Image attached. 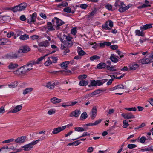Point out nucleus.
Segmentation results:
<instances>
[{
  "mask_svg": "<svg viewBox=\"0 0 153 153\" xmlns=\"http://www.w3.org/2000/svg\"><path fill=\"white\" fill-rule=\"evenodd\" d=\"M152 24H146L144 25L143 26L140 27V28L141 30H146L148 29H150L152 28Z\"/></svg>",
  "mask_w": 153,
  "mask_h": 153,
  "instance_id": "dca6fc26",
  "label": "nucleus"
},
{
  "mask_svg": "<svg viewBox=\"0 0 153 153\" xmlns=\"http://www.w3.org/2000/svg\"><path fill=\"white\" fill-rule=\"evenodd\" d=\"M88 83V81L82 80L79 82V85L80 86H85L87 85Z\"/></svg>",
  "mask_w": 153,
  "mask_h": 153,
  "instance_id": "e433bc0d",
  "label": "nucleus"
},
{
  "mask_svg": "<svg viewBox=\"0 0 153 153\" xmlns=\"http://www.w3.org/2000/svg\"><path fill=\"white\" fill-rule=\"evenodd\" d=\"M7 57L9 59H15L18 57V55L16 53H12L7 54Z\"/></svg>",
  "mask_w": 153,
  "mask_h": 153,
  "instance_id": "6ab92c4d",
  "label": "nucleus"
},
{
  "mask_svg": "<svg viewBox=\"0 0 153 153\" xmlns=\"http://www.w3.org/2000/svg\"><path fill=\"white\" fill-rule=\"evenodd\" d=\"M113 26V22L111 20H109L105 22L102 26V29L106 30H110Z\"/></svg>",
  "mask_w": 153,
  "mask_h": 153,
  "instance_id": "423d86ee",
  "label": "nucleus"
},
{
  "mask_svg": "<svg viewBox=\"0 0 153 153\" xmlns=\"http://www.w3.org/2000/svg\"><path fill=\"white\" fill-rule=\"evenodd\" d=\"M152 62V59L150 58L149 59L144 58L139 61V62L143 64H149Z\"/></svg>",
  "mask_w": 153,
  "mask_h": 153,
  "instance_id": "f8f14e48",
  "label": "nucleus"
},
{
  "mask_svg": "<svg viewBox=\"0 0 153 153\" xmlns=\"http://www.w3.org/2000/svg\"><path fill=\"white\" fill-rule=\"evenodd\" d=\"M14 140V139L13 138L7 140H5L3 142V143H9L11 142H12Z\"/></svg>",
  "mask_w": 153,
  "mask_h": 153,
  "instance_id": "3c124183",
  "label": "nucleus"
},
{
  "mask_svg": "<svg viewBox=\"0 0 153 153\" xmlns=\"http://www.w3.org/2000/svg\"><path fill=\"white\" fill-rule=\"evenodd\" d=\"M47 56V55H46L43 57H41L38 58L37 60L36 61L33 60V61L34 62H33L34 63H34L35 64H39V62L45 58V57Z\"/></svg>",
  "mask_w": 153,
  "mask_h": 153,
  "instance_id": "f704fd0d",
  "label": "nucleus"
},
{
  "mask_svg": "<svg viewBox=\"0 0 153 153\" xmlns=\"http://www.w3.org/2000/svg\"><path fill=\"white\" fill-rule=\"evenodd\" d=\"M26 139L25 136H21L18 137L16 139L15 141L16 143L20 144L22 143L25 142V140Z\"/></svg>",
  "mask_w": 153,
  "mask_h": 153,
  "instance_id": "4468645a",
  "label": "nucleus"
},
{
  "mask_svg": "<svg viewBox=\"0 0 153 153\" xmlns=\"http://www.w3.org/2000/svg\"><path fill=\"white\" fill-rule=\"evenodd\" d=\"M26 68H27L26 66L24 65L14 71L13 73L14 74L17 75H25L26 73H28Z\"/></svg>",
  "mask_w": 153,
  "mask_h": 153,
  "instance_id": "20e7f679",
  "label": "nucleus"
},
{
  "mask_svg": "<svg viewBox=\"0 0 153 153\" xmlns=\"http://www.w3.org/2000/svg\"><path fill=\"white\" fill-rule=\"evenodd\" d=\"M123 125L122 127L124 128H126L127 127H128L129 125L128 121L126 120H124L123 121Z\"/></svg>",
  "mask_w": 153,
  "mask_h": 153,
  "instance_id": "79ce46f5",
  "label": "nucleus"
},
{
  "mask_svg": "<svg viewBox=\"0 0 153 153\" xmlns=\"http://www.w3.org/2000/svg\"><path fill=\"white\" fill-rule=\"evenodd\" d=\"M72 37H71L70 36H66V39L67 40V42H65L66 43H73L71 41V40L72 39Z\"/></svg>",
  "mask_w": 153,
  "mask_h": 153,
  "instance_id": "de8ad7c7",
  "label": "nucleus"
},
{
  "mask_svg": "<svg viewBox=\"0 0 153 153\" xmlns=\"http://www.w3.org/2000/svg\"><path fill=\"white\" fill-rule=\"evenodd\" d=\"M87 77V76L85 74L81 75L78 76L79 79H85Z\"/></svg>",
  "mask_w": 153,
  "mask_h": 153,
  "instance_id": "13d9d810",
  "label": "nucleus"
},
{
  "mask_svg": "<svg viewBox=\"0 0 153 153\" xmlns=\"http://www.w3.org/2000/svg\"><path fill=\"white\" fill-rule=\"evenodd\" d=\"M90 134L89 133L87 132H85L83 133V134H82V135L81 136H80V137H79L77 138L73 139V140H77V139H78L79 138H80L83 137H85V136H90Z\"/></svg>",
  "mask_w": 153,
  "mask_h": 153,
  "instance_id": "4c0bfd02",
  "label": "nucleus"
},
{
  "mask_svg": "<svg viewBox=\"0 0 153 153\" xmlns=\"http://www.w3.org/2000/svg\"><path fill=\"white\" fill-rule=\"evenodd\" d=\"M100 57L99 56L97 55H95L91 57L90 58V59L91 61H93L95 60H97L100 59Z\"/></svg>",
  "mask_w": 153,
  "mask_h": 153,
  "instance_id": "a19ab883",
  "label": "nucleus"
},
{
  "mask_svg": "<svg viewBox=\"0 0 153 153\" xmlns=\"http://www.w3.org/2000/svg\"><path fill=\"white\" fill-rule=\"evenodd\" d=\"M125 119H129L134 117V115H122Z\"/></svg>",
  "mask_w": 153,
  "mask_h": 153,
  "instance_id": "603ef678",
  "label": "nucleus"
},
{
  "mask_svg": "<svg viewBox=\"0 0 153 153\" xmlns=\"http://www.w3.org/2000/svg\"><path fill=\"white\" fill-rule=\"evenodd\" d=\"M88 117V115H81L80 118V120H84Z\"/></svg>",
  "mask_w": 153,
  "mask_h": 153,
  "instance_id": "774afa93",
  "label": "nucleus"
},
{
  "mask_svg": "<svg viewBox=\"0 0 153 153\" xmlns=\"http://www.w3.org/2000/svg\"><path fill=\"white\" fill-rule=\"evenodd\" d=\"M56 110L54 109H51L49 110L48 112V114L49 115H51L53 114H54L55 113Z\"/></svg>",
  "mask_w": 153,
  "mask_h": 153,
  "instance_id": "4d7b16f0",
  "label": "nucleus"
},
{
  "mask_svg": "<svg viewBox=\"0 0 153 153\" xmlns=\"http://www.w3.org/2000/svg\"><path fill=\"white\" fill-rule=\"evenodd\" d=\"M103 91L102 90H100V89H98L95 91H94L92 92L90 94L88 95L90 97H91L92 96V95H95L97 94H100V93H101V92H102Z\"/></svg>",
  "mask_w": 153,
  "mask_h": 153,
  "instance_id": "a878e982",
  "label": "nucleus"
},
{
  "mask_svg": "<svg viewBox=\"0 0 153 153\" xmlns=\"http://www.w3.org/2000/svg\"><path fill=\"white\" fill-rule=\"evenodd\" d=\"M17 85V82H16V84H10L8 85V86L10 88H14L16 87Z\"/></svg>",
  "mask_w": 153,
  "mask_h": 153,
  "instance_id": "6e6d98bb",
  "label": "nucleus"
},
{
  "mask_svg": "<svg viewBox=\"0 0 153 153\" xmlns=\"http://www.w3.org/2000/svg\"><path fill=\"white\" fill-rule=\"evenodd\" d=\"M73 45V43H66L65 42H62V43L61 44L60 47L62 50H64L63 52V54L66 55L67 53H69L70 50L68 48L71 47Z\"/></svg>",
  "mask_w": 153,
  "mask_h": 153,
  "instance_id": "f03ea898",
  "label": "nucleus"
},
{
  "mask_svg": "<svg viewBox=\"0 0 153 153\" xmlns=\"http://www.w3.org/2000/svg\"><path fill=\"white\" fill-rule=\"evenodd\" d=\"M69 64V61L64 62L61 64L60 66L62 68L65 69Z\"/></svg>",
  "mask_w": 153,
  "mask_h": 153,
  "instance_id": "bb28decb",
  "label": "nucleus"
},
{
  "mask_svg": "<svg viewBox=\"0 0 153 153\" xmlns=\"http://www.w3.org/2000/svg\"><path fill=\"white\" fill-rule=\"evenodd\" d=\"M40 141L39 139H38L35 141H33L31 143L24 145L22 147L24 148V150L25 151H28L31 149L33 147V146L37 143Z\"/></svg>",
  "mask_w": 153,
  "mask_h": 153,
  "instance_id": "39448f33",
  "label": "nucleus"
},
{
  "mask_svg": "<svg viewBox=\"0 0 153 153\" xmlns=\"http://www.w3.org/2000/svg\"><path fill=\"white\" fill-rule=\"evenodd\" d=\"M33 60L29 61L26 65H25L27 68L26 69L28 72L29 71H31L33 69V67L34 65H35Z\"/></svg>",
  "mask_w": 153,
  "mask_h": 153,
  "instance_id": "6e6552de",
  "label": "nucleus"
},
{
  "mask_svg": "<svg viewBox=\"0 0 153 153\" xmlns=\"http://www.w3.org/2000/svg\"><path fill=\"white\" fill-rule=\"evenodd\" d=\"M106 8L108 9L109 10L112 11V6L111 4H107L105 6Z\"/></svg>",
  "mask_w": 153,
  "mask_h": 153,
  "instance_id": "5fc2aeb1",
  "label": "nucleus"
},
{
  "mask_svg": "<svg viewBox=\"0 0 153 153\" xmlns=\"http://www.w3.org/2000/svg\"><path fill=\"white\" fill-rule=\"evenodd\" d=\"M7 43V39H0V45H5Z\"/></svg>",
  "mask_w": 153,
  "mask_h": 153,
  "instance_id": "a18cd8bd",
  "label": "nucleus"
},
{
  "mask_svg": "<svg viewBox=\"0 0 153 153\" xmlns=\"http://www.w3.org/2000/svg\"><path fill=\"white\" fill-rule=\"evenodd\" d=\"M63 10L65 12L68 13H71L72 14H73L74 12V11H71V9L69 7H67L64 8Z\"/></svg>",
  "mask_w": 153,
  "mask_h": 153,
  "instance_id": "58836bf2",
  "label": "nucleus"
},
{
  "mask_svg": "<svg viewBox=\"0 0 153 153\" xmlns=\"http://www.w3.org/2000/svg\"><path fill=\"white\" fill-rule=\"evenodd\" d=\"M77 51L78 54L80 56H83L86 54V53L80 47H77Z\"/></svg>",
  "mask_w": 153,
  "mask_h": 153,
  "instance_id": "5701e85b",
  "label": "nucleus"
},
{
  "mask_svg": "<svg viewBox=\"0 0 153 153\" xmlns=\"http://www.w3.org/2000/svg\"><path fill=\"white\" fill-rule=\"evenodd\" d=\"M51 102L53 104L58 103L61 102V99H59L56 97H53L50 99Z\"/></svg>",
  "mask_w": 153,
  "mask_h": 153,
  "instance_id": "f3484780",
  "label": "nucleus"
},
{
  "mask_svg": "<svg viewBox=\"0 0 153 153\" xmlns=\"http://www.w3.org/2000/svg\"><path fill=\"white\" fill-rule=\"evenodd\" d=\"M32 40L37 39H38L39 36L37 35H33L30 37Z\"/></svg>",
  "mask_w": 153,
  "mask_h": 153,
  "instance_id": "69168bd1",
  "label": "nucleus"
},
{
  "mask_svg": "<svg viewBox=\"0 0 153 153\" xmlns=\"http://www.w3.org/2000/svg\"><path fill=\"white\" fill-rule=\"evenodd\" d=\"M94 149L92 147H90L88 148L87 151L88 152L91 153L93 151Z\"/></svg>",
  "mask_w": 153,
  "mask_h": 153,
  "instance_id": "0e129e2a",
  "label": "nucleus"
},
{
  "mask_svg": "<svg viewBox=\"0 0 153 153\" xmlns=\"http://www.w3.org/2000/svg\"><path fill=\"white\" fill-rule=\"evenodd\" d=\"M22 108V106L21 105H17L14 108L11 110L9 111V112L7 113V114H8L10 113H15L21 110Z\"/></svg>",
  "mask_w": 153,
  "mask_h": 153,
  "instance_id": "9b49d317",
  "label": "nucleus"
},
{
  "mask_svg": "<svg viewBox=\"0 0 153 153\" xmlns=\"http://www.w3.org/2000/svg\"><path fill=\"white\" fill-rule=\"evenodd\" d=\"M62 131L61 127L54 128L52 133L53 134H56Z\"/></svg>",
  "mask_w": 153,
  "mask_h": 153,
  "instance_id": "c85d7f7f",
  "label": "nucleus"
},
{
  "mask_svg": "<svg viewBox=\"0 0 153 153\" xmlns=\"http://www.w3.org/2000/svg\"><path fill=\"white\" fill-rule=\"evenodd\" d=\"M74 129L75 131L79 132H83L87 130L86 129H84L82 127H75Z\"/></svg>",
  "mask_w": 153,
  "mask_h": 153,
  "instance_id": "c9c22d12",
  "label": "nucleus"
},
{
  "mask_svg": "<svg viewBox=\"0 0 153 153\" xmlns=\"http://www.w3.org/2000/svg\"><path fill=\"white\" fill-rule=\"evenodd\" d=\"M118 89H126V86H124L122 84H120L112 88V90H114Z\"/></svg>",
  "mask_w": 153,
  "mask_h": 153,
  "instance_id": "412c9836",
  "label": "nucleus"
},
{
  "mask_svg": "<svg viewBox=\"0 0 153 153\" xmlns=\"http://www.w3.org/2000/svg\"><path fill=\"white\" fill-rule=\"evenodd\" d=\"M5 112L4 107L2 106L0 108V114H3Z\"/></svg>",
  "mask_w": 153,
  "mask_h": 153,
  "instance_id": "e2e57ef3",
  "label": "nucleus"
},
{
  "mask_svg": "<svg viewBox=\"0 0 153 153\" xmlns=\"http://www.w3.org/2000/svg\"><path fill=\"white\" fill-rule=\"evenodd\" d=\"M106 65L105 63L104 62H101L98 64L97 65V67L99 69L106 68Z\"/></svg>",
  "mask_w": 153,
  "mask_h": 153,
  "instance_id": "b1692460",
  "label": "nucleus"
},
{
  "mask_svg": "<svg viewBox=\"0 0 153 153\" xmlns=\"http://www.w3.org/2000/svg\"><path fill=\"white\" fill-rule=\"evenodd\" d=\"M18 67V65L17 63H10L8 65V68L10 70L13 69L17 68Z\"/></svg>",
  "mask_w": 153,
  "mask_h": 153,
  "instance_id": "a211bd4d",
  "label": "nucleus"
},
{
  "mask_svg": "<svg viewBox=\"0 0 153 153\" xmlns=\"http://www.w3.org/2000/svg\"><path fill=\"white\" fill-rule=\"evenodd\" d=\"M97 109L95 106H94L91 112L92 115H95L97 114Z\"/></svg>",
  "mask_w": 153,
  "mask_h": 153,
  "instance_id": "8fccbe9b",
  "label": "nucleus"
},
{
  "mask_svg": "<svg viewBox=\"0 0 153 153\" xmlns=\"http://www.w3.org/2000/svg\"><path fill=\"white\" fill-rule=\"evenodd\" d=\"M50 57L48 58L47 60L45 63V65L48 66L52 63V61L51 60Z\"/></svg>",
  "mask_w": 153,
  "mask_h": 153,
  "instance_id": "c03bdc74",
  "label": "nucleus"
},
{
  "mask_svg": "<svg viewBox=\"0 0 153 153\" xmlns=\"http://www.w3.org/2000/svg\"><path fill=\"white\" fill-rule=\"evenodd\" d=\"M55 84L53 82H48L46 84V86L50 89H52L54 88Z\"/></svg>",
  "mask_w": 153,
  "mask_h": 153,
  "instance_id": "4be33fe9",
  "label": "nucleus"
},
{
  "mask_svg": "<svg viewBox=\"0 0 153 153\" xmlns=\"http://www.w3.org/2000/svg\"><path fill=\"white\" fill-rule=\"evenodd\" d=\"M117 58H119L118 56H115L114 54H111L110 57V59L113 62L116 63L119 60Z\"/></svg>",
  "mask_w": 153,
  "mask_h": 153,
  "instance_id": "2eb2a0df",
  "label": "nucleus"
},
{
  "mask_svg": "<svg viewBox=\"0 0 153 153\" xmlns=\"http://www.w3.org/2000/svg\"><path fill=\"white\" fill-rule=\"evenodd\" d=\"M137 147V145L132 144H130L128 145L127 147L129 149H132L133 148H135V147Z\"/></svg>",
  "mask_w": 153,
  "mask_h": 153,
  "instance_id": "09e8293b",
  "label": "nucleus"
},
{
  "mask_svg": "<svg viewBox=\"0 0 153 153\" xmlns=\"http://www.w3.org/2000/svg\"><path fill=\"white\" fill-rule=\"evenodd\" d=\"M143 30H141L140 31L138 30H137L135 31V33L136 35H137L139 36H141L144 37L145 36V33L143 31Z\"/></svg>",
  "mask_w": 153,
  "mask_h": 153,
  "instance_id": "aec40b11",
  "label": "nucleus"
},
{
  "mask_svg": "<svg viewBox=\"0 0 153 153\" xmlns=\"http://www.w3.org/2000/svg\"><path fill=\"white\" fill-rule=\"evenodd\" d=\"M121 5L119 7V11L120 12H123L125 11L128 10L129 8L132 6L131 4H130L126 6L123 7V5H124V3H121Z\"/></svg>",
  "mask_w": 153,
  "mask_h": 153,
  "instance_id": "0eeeda50",
  "label": "nucleus"
},
{
  "mask_svg": "<svg viewBox=\"0 0 153 153\" xmlns=\"http://www.w3.org/2000/svg\"><path fill=\"white\" fill-rule=\"evenodd\" d=\"M115 66H110V65H107L106 68L108 70L110 71H116L117 70L115 68Z\"/></svg>",
  "mask_w": 153,
  "mask_h": 153,
  "instance_id": "cd10ccee",
  "label": "nucleus"
},
{
  "mask_svg": "<svg viewBox=\"0 0 153 153\" xmlns=\"http://www.w3.org/2000/svg\"><path fill=\"white\" fill-rule=\"evenodd\" d=\"M27 6V5L26 3H22L12 8L11 10L14 12H17L18 11H23L25 9Z\"/></svg>",
  "mask_w": 153,
  "mask_h": 153,
  "instance_id": "7ed1b4c3",
  "label": "nucleus"
},
{
  "mask_svg": "<svg viewBox=\"0 0 153 153\" xmlns=\"http://www.w3.org/2000/svg\"><path fill=\"white\" fill-rule=\"evenodd\" d=\"M88 5L86 4H82L80 5V7L83 9H86L88 7Z\"/></svg>",
  "mask_w": 153,
  "mask_h": 153,
  "instance_id": "052dcab7",
  "label": "nucleus"
},
{
  "mask_svg": "<svg viewBox=\"0 0 153 153\" xmlns=\"http://www.w3.org/2000/svg\"><path fill=\"white\" fill-rule=\"evenodd\" d=\"M52 24L50 22L47 23L48 29L51 31H53L55 30L53 26H54L56 29L58 30L60 29V26L64 23V22L62 21L56 17H55L54 19L52 20Z\"/></svg>",
  "mask_w": 153,
  "mask_h": 153,
  "instance_id": "f257e3e1",
  "label": "nucleus"
},
{
  "mask_svg": "<svg viewBox=\"0 0 153 153\" xmlns=\"http://www.w3.org/2000/svg\"><path fill=\"white\" fill-rule=\"evenodd\" d=\"M10 18L8 16H0V21L1 19L2 21L4 22H8L10 20Z\"/></svg>",
  "mask_w": 153,
  "mask_h": 153,
  "instance_id": "393cba45",
  "label": "nucleus"
},
{
  "mask_svg": "<svg viewBox=\"0 0 153 153\" xmlns=\"http://www.w3.org/2000/svg\"><path fill=\"white\" fill-rule=\"evenodd\" d=\"M33 90V88H26L23 91V94L24 95H25L31 92Z\"/></svg>",
  "mask_w": 153,
  "mask_h": 153,
  "instance_id": "c756f323",
  "label": "nucleus"
},
{
  "mask_svg": "<svg viewBox=\"0 0 153 153\" xmlns=\"http://www.w3.org/2000/svg\"><path fill=\"white\" fill-rule=\"evenodd\" d=\"M80 114V111L79 110L76 109L72 112L71 115H79Z\"/></svg>",
  "mask_w": 153,
  "mask_h": 153,
  "instance_id": "37998d69",
  "label": "nucleus"
},
{
  "mask_svg": "<svg viewBox=\"0 0 153 153\" xmlns=\"http://www.w3.org/2000/svg\"><path fill=\"white\" fill-rule=\"evenodd\" d=\"M71 33L72 34L75 35L77 33V30L75 28H73L72 29L71 31Z\"/></svg>",
  "mask_w": 153,
  "mask_h": 153,
  "instance_id": "680f3d73",
  "label": "nucleus"
},
{
  "mask_svg": "<svg viewBox=\"0 0 153 153\" xmlns=\"http://www.w3.org/2000/svg\"><path fill=\"white\" fill-rule=\"evenodd\" d=\"M140 137H138V139L139 140L140 142L142 143H144L146 140V138L144 136H143L141 137L140 138Z\"/></svg>",
  "mask_w": 153,
  "mask_h": 153,
  "instance_id": "ea45409f",
  "label": "nucleus"
},
{
  "mask_svg": "<svg viewBox=\"0 0 153 153\" xmlns=\"http://www.w3.org/2000/svg\"><path fill=\"white\" fill-rule=\"evenodd\" d=\"M97 11V9L96 8H95L91 12L89 13L88 15L86 16L88 18H90L91 16H93L95 14Z\"/></svg>",
  "mask_w": 153,
  "mask_h": 153,
  "instance_id": "473e14b6",
  "label": "nucleus"
},
{
  "mask_svg": "<svg viewBox=\"0 0 153 153\" xmlns=\"http://www.w3.org/2000/svg\"><path fill=\"white\" fill-rule=\"evenodd\" d=\"M50 43L48 40H46L41 42L38 44V46L39 47H46L49 45Z\"/></svg>",
  "mask_w": 153,
  "mask_h": 153,
  "instance_id": "ddd939ff",
  "label": "nucleus"
},
{
  "mask_svg": "<svg viewBox=\"0 0 153 153\" xmlns=\"http://www.w3.org/2000/svg\"><path fill=\"white\" fill-rule=\"evenodd\" d=\"M151 7V5L149 4H143V5L140 6H139L137 7L138 9H140L143 8H145L147 7Z\"/></svg>",
  "mask_w": 153,
  "mask_h": 153,
  "instance_id": "49530a36",
  "label": "nucleus"
},
{
  "mask_svg": "<svg viewBox=\"0 0 153 153\" xmlns=\"http://www.w3.org/2000/svg\"><path fill=\"white\" fill-rule=\"evenodd\" d=\"M30 48L27 46H25L22 47V48L19 49L18 52L19 53H26L30 51Z\"/></svg>",
  "mask_w": 153,
  "mask_h": 153,
  "instance_id": "9d476101",
  "label": "nucleus"
},
{
  "mask_svg": "<svg viewBox=\"0 0 153 153\" xmlns=\"http://www.w3.org/2000/svg\"><path fill=\"white\" fill-rule=\"evenodd\" d=\"M81 143V142L79 141V140H76L75 141H74L72 143H69L68 145V146H71V145H74L75 146H76Z\"/></svg>",
  "mask_w": 153,
  "mask_h": 153,
  "instance_id": "72a5a7b5",
  "label": "nucleus"
},
{
  "mask_svg": "<svg viewBox=\"0 0 153 153\" xmlns=\"http://www.w3.org/2000/svg\"><path fill=\"white\" fill-rule=\"evenodd\" d=\"M31 19H27V22L31 24L33 22H34L36 21L37 17V13L36 12L34 13L32 15H30Z\"/></svg>",
  "mask_w": 153,
  "mask_h": 153,
  "instance_id": "1a4fd4ad",
  "label": "nucleus"
},
{
  "mask_svg": "<svg viewBox=\"0 0 153 153\" xmlns=\"http://www.w3.org/2000/svg\"><path fill=\"white\" fill-rule=\"evenodd\" d=\"M50 58L52 60V61L53 63H56L57 62L58 59L57 57L52 56L50 57Z\"/></svg>",
  "mask_w": 153,
  "mask_h": 153,
  "instance_id": "864d4df0",
  "label": "nucleus"
},
{
  "mask_svg": "<svg viewBox=\"0 0 153 153\" xmlns=\"http://www.w3.org/2000/svg\"><path fill=\"white\" fill-rule=\"evenodd\" d=\"M29 38V35L26 34L23 35H21L19 37L20 39L23 40H27Z\"/></svg>",
  "mask_w": 153,
  "mask_h": 153,
  "instance_id": "2f4dec72",
  "label": "nucleus"
},
{
  "mask_svg": "<svg viewBox=\"0 0 153 153\" xmlns=\"http://www.w3.org/2000/svg\"><path fill=\"white\" fill-rule=\"evenodd\" d=\"M126 109L129 111H136L137 110V109L135 107L126 108Z\"/></svg>",
  "mask_w": 153,
  "mask_h": 153,
  "instance_id": "338daca9",
  "label": "nucleus"
},
{
  "mask_svg": "<svg viewBox=\"0 0 153 153\" xmlns=\"http://www.w3.org/2000/svg\"><path fill=\"white\" fill-rule=\"evenodd\" d=\"M139 67V65L137 64H132L130 65V70H135Z\"/></svg>",
  "mask_w": 153,
  "mask_h": 153,
  "instance_id": "7c9ffc66",
  "label": "nucleus"
},
{
  "mask_svg": "<svg viewBox=\"0 0 153 153\" xmlns=\"http://www.w3.org/2000/svg\"><path fill=\"white\" fill-rule=\"evenodd\" d=\"M117 53L119 55L120 57V58H122L124 57V55H123L122 52L120 51L119 50H117L116 51Z\"/></svg>",
  "mask_w": 153,
  "mask_h": 153,
  "instance_id": "bf43d9fd",
  "label": "nucleus"
}]
</instances>
